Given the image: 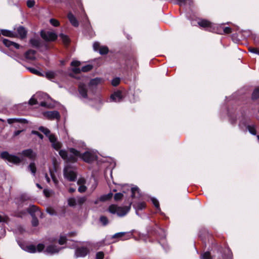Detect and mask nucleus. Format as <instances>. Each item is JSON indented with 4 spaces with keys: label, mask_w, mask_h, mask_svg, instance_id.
Returning <instances> with one entry per match:
<instances>
[{
    "label": "nucleus",
    "mask_w": 259,
    "mask_h": 259,
    "mask_svg": "<svg viewBox=\"0 0 259 259\" xmlns=\"http://www.w3.org/2000/svg\"><path fill=\"white\" fill-rule=\"evenodd\" d=\"M23 131V130H18V131H15L14 133L13 136L14 137H16V136H18Z\"/></svg>",
    "instance_id": "nucleus-64"
},
{
    "label": "nucleus",
    "mask_w": 259,
    "mask_h": 259,
    "mask_svg": "<svg viewBox=\"0 0 259 259\" xmlns=\"http://www.w3.org/2000/svg\"><path fill=\"white\" fill-rule=\"evenodd\" d=\"M125 235H126V237L125 238V239H127L130 238L133 234L132 233H126L125 232H119L115 234L113 236L112 238H122L123 236H124Z\"/></svg>",
    "instance_id": "nucleus-24"
},
{
    "label": "nucleus",
    "mask_w": 259,
    "mask_h": 259,
    "mask_svg": "<svg viewBox=\"0 0 259 259\" xmlns=\"http://www.w3.org/2000/svg\"><path fill=\"white\" fill-rule=\"evenodd\" d=\"M60 37L62 39L63 42L66 45H68L69 44L70 42V38L69 37L63 33H60L59 35Z\"/></svg>",
    "instance_id": "nucleus-26"
},
{
    "label": "nucleus",
    "mask_w": 259,
    "mask_h": 259,
    "mask_svg": "<svg viewBox=\"0 0 259 259\" xmlns=\"http://www.w3.org/2000/svg\"><path fill=\"white\" fill-rule=\"evenodd\" d=\"M125 189L126 192L129 191L131 192V197L132 198H138L141 195L140 194V189L137 186L132 187L131 189L130 187L127 186V188L125 187Z\"/></svg>",
    "instance_id": "nucleus-14"
},
{
    "label": "nucleus",
    "mask_w": 259,
    "mask_h": 259,
    "mask_svg": "<svg viewBox=\"0 0 259 259\" xmlns=\"http://www.w3.org/2000/svg\"><path fill=\"white\" fill-rule=\"evenodd\" d=\"M87 187L84 185H81L78 188V191L80 193H83L87 190Z\"/></svg>",
    "instance_id": "nucleus-56"
},
{
    "label": "nucleus",
    "mask_w": 259,
    "mask_h": 259,
    "mask_svg": "<svg viewBox=\"0 0 259 259\" xmlns=\"http://www.w3.org/2000/svg\"><path fill=\"white\" fill-rule=\"evenodd\" d=\"M93 68V66L91 64L86 65L81 67V71L83 72H87L91 70Z\"/></svg>",
    "instance_id": "nucleus-36"
},
{
    "label": "nucleus",
    "mask_w": 259,
    "mask_h": 259,
    "mask_svg": "<svg viewBox=\"0 0 259 259\" xmlns=\"http://www.w3.org/2000/svg\"><path fill=\"white\" fill-rule=\"evenodd\" d=\"M133 206L135 207L137 213H138V211L139 210H142L144 209L146 207V203L145 202H138L136 204H134Z\"/></svg>",
    "instance_id": "nucleus-21"
},
{
    "label": "nucleus",
    "mask_w": 259,
    "mask_h": 259,
    "mask_svg": "<svg viewBox=\"0 0 259 259\" xmlns=\"http://www.w3.org/2000/svg\"><path fill=\"white\" fill-rule=\"evenodd\" d=\"M104 253L103 251H99L96 253V259H104Z\"/></svg>",
    "instance_id": "nucleus-48"
},
{
    "label": "nucleus",
    "mask_w": 259,
    "mask_h": 259,
    "mask_svg": "<svg viewBox=\"0 0 259 259\" xmlns=\"http://www.w3.org/2000/svg\"><path fill=\"white\" fill-rule=\"evenodd\" d=\"M36 53V52L35 50L29 49L25 53L24 57L26 59L34 60L35 59V55Z\"/></svg>",
    "instance_id": "nucleus-18"
},
{
    "label": "nucleus",
    "mask_w": 259,
    "mask_h": 259,
    "mask_svg": "<svg viewBox=\"0 0 259 259\" xmlns=\"http://www.w3.org/2000/svg\"><path fill=\"white\" fill-rule=\"evenodd\" d=\"M72 71L74 73L77 74H79L81 72V69L77 67H74L72 69Z\"/></svg>",
    "instance_id": "nucleus-61"
},
{
    "label": "nucleus",
    "mask_w": 259,
    "mask_h": 259,
    "mask_svg": "<svg viewBox=\"0 0 259 259\" xmlns=\"http://www.w3.org/2000/svg\"><path fill=\"white\" fill-rule=\"evenodd\" d=\"M1 33L5 36L16 38L17 36V34L15 32H13L12 31L6 30V29H2L1 30Z\"/></svg>",
    "instance_id": "nucleus-19"
},
{
    "label": "nucleus",
    "mask_w": 259,
    "mask_h": 259,
    "mask_svg": "<svg viewBox=\"0 0 259 259\" xmlns=\"http://www.w3.org/2000/svg\"><path fill=\"white\" fill-rule=\"evenodd\" d=\"M28 103L30 105L33 106L37 104V101L36 99L32 97L29 100Z\"/></svg>",
    "instance_id": "nucleus-54"
},
{
    "label": "nucleus",
    "mask_w": 259,
    "mask_h": 259,
    "mask_svg": "<svg viewBox=\"0 0 259 259\" xmlns=\"http://www.w3.org/2000/svg\"><path fill=\"white\" fill-rule=\"evenodd\" d=\"M67 238L65 236H61L58 240V243L60 245H64L66 243Z\"/></svg>",
    "instance_id": "nucleus-47"
},
{
    "label": "nucleus",
    "mask_w": 259,
    "mask_h": 259,
    "mask_svg": "<svg viewBox=\"0 0 259 259\" xmlns=\"http://www.w3.org/2000/svg\"><path fill=\"white\" fill-rule=\"evenodd\" d=\"M8 219V218L7 217H3L2 215H0V223L6 222Z\"/></svg>",
    "instance_id": "nucleus-63"
},
{
    "label": "nucleus",
    "mask_w": 259,
    "mask_h": 259,
    "mask_svg": "<svg viewBox=\"0 0 259 259\" xmlns=\"http://www.w3.org/2000/svg\"><path fill=\"white\" fill-rule=\"evenodd\" d=\"M80 65V62L78 61H73L71 63V66L77 67Z\"/></svg>",
    "instance_id": "nucleus-60"
},
{
    "label": "nucleus",
    "mask_w": 259,
    "mask_h": 259,
    "mask_svg": "<svg viewBox=\"0 0 259 259\" xmlns=\"http://www.w3.org/2000/svg\"><path fill=\"white\" fill-rule=\"evenodd\" d=\"M132 202L128 206H118L115 204H111L109 206L108 211L112 214L116 213L119 217L125 215L130 210Z\"/></svg>",
    "instance_id": "nucleus-2"
},
{
    "label": "nucleus",
    "mask_w": 259,
    "mask_h": 259,
    "mask_svg": "<svg viewBox=\"0 0 259 259\" xmlns=\"http://www.w3.org/2000/svg\"><path fill=\"white\" fill-rule=\"evenodd\" d=\"M50 175L51 176V178H52V180L54 182V183L56 185H57L58 183V180H57L54 173L52 170H50Z\"/></svg>",
    "instance_id": "nucleus-50"
},
{
    "label": "nucleus",
    "mask_w": 259,
    "mask_h": 259,
    "mask_svg": "<svg viewBox=\"0 0 259 259\" xmlns=\"http://www.w3.org/2000/svg\"><path fill=\"white\" fill-rule=\"evenodd\" d=\"M64 173L65 176L67 178V179L69 181L74 182L76 180V174L74 171L72 170L67 171V168L65 167L64 169Z\"/></svg>",
    "instance_id": "nucleus-15"
},
{
    "label": "nucleus",
    "mask_w": 259,
    "mask_h": 259,
    "mask_svg": "<svg viewBox=\"0 0 259 259\" xmlns=\"http://www.w3.org/2000/svg\"><path fill=\"white\" fill-rule=\"evenodd\" d=\"M100 222L102 223L103 226H106L109 223V220L108 218L104 215H101L99 219Z\"/></svg>",
    "instance_id": "nucleus-32"
},
{
    "label": "nucleus",
    "mask_w": 259,
    "mask_h": 259,
    "mask_svg": "<svg viewBox=\"0 0 259 259\" xmlns=\"http://www.w3.org/2000/svg\"><path fill=\"white\" fill-rule=\"evenodd\" d=\"M100 48H101V47H100V44L99 42H95L94 43L93 48L95 51H97L99 50Z\"/></svg>",
    "instance_id": "nucleus-59"
},
{
    "label": "nucleus",
    "mask_w": 259,
    "mask_h": 259,
    "mask_svg": "<svg viewBox=\"0 0 259 259\" xmlns=\"http://www.w3.org/2000/svg\"><path fill=\"white\" fill-rule=\"evenodd\" d=\"M45 247V246L44 244L39 243L37 245V247H36V250L38 252H41L44 249Z\"/></svg>",
    "instance_id": "nucleus-55"
},
{
    "label": "nucleus",
    "mask_w": 259,
    "mask_h": 259,
    "mask_svg": "<svg viewBox=\"0 0 259 259\" xmlns=\"http://www.w3.org/2000/svg\"><path fill=\"white\" fill-rule=\"evenodd\" d=\"M223 31L225 34H230L232 32V28L230 27H225L223 28Z\"/></svg>",
    "instance_id": "nucleus-57"
},
{
    "label": "nucleus",
    "mask_w": 259,
    "mask_h": 259,
    "mask_svg": "<svg viewBox=\"0 0 259 259\" xmlns=\"http://www.w3.org/2000/svg\"><path fill=\"white\" fill-rule=\"evenodd\" d=\"M51 24L55 27H58L60 25V22L54 18H52L50 20Z\"/></svg>",
    "instance_id": "nucleus-43"
},
{
    "label": "nucleus",
    "mask_w": 259,
    "mask_h": 259,
    "mask_svg": "<svg viewBox=\"0 0 259 259\" xmlns=\"http://www.w3.org/2000/svg\"><path fill=\"white\" fill-rule=\"evenodd\" d=\"M28 69L30 72L34 74L37 75L41 77L44 76V75L41 72H40V71H39L38 70L34 68L29 67L28 68Z\"/></svg>",
    "instance_id": "nucleus-29"
},
{
    "label": "nucleus",
    "mask_w": 259,
    "mask_h": 259,
    "mask_svg": "<svg viewBox=\"0 0 259 259\" xmlns=\"http://www.w3.org/2000/svg\"><path fill=\"white\" fill-rule=\"evenodd\" d=\"M248 51L251 53L259 55V49L257 48L250 47L248 48Z\"/></svg>",
    "instance_id": "nucleus-46"
},
{
    "label": "nucleus",
    "mask_w": 259,
    "mask_h": 259,
    "mask_svg": "<svg viewBox=\"0 0 259 259\" xmlns=\"http://www.w3.org/2000/svg\"><path fill=\"white\" fill-rule=\"evenodd\" d=\"M99 53L102 55H106L109 52V49L107 46H102L99 50Z\"/></svg>",
    "instance_id": "nucleus-30"
},
{
    "label": "nucleus",
    "mask_w": 259,
    "mask_h": 259,
    "mask_svg": "<svg viewBox=\"0 0 259 259\" xmlns=\"http://www.w3.org/2000/svg\"><path fill=\"white\" fill-rule=\"evenodd\" d=\"M52 146L54 149L56 150H58L62 147V144L60 142L56 141V142L53 143Z\"/></svg>",
    "instance_id": "nucleus-39"
},
{
    "label": "nucleus",
    "mask_w": 259,
    "mask_h": 259,
    "mask_svg": "<svg viewBox=\"0 0 259 259\" xmlns=\"http://www.w3.org/2000/svg\"><path fill=\"white\" fill-rule=\"evenodd\" d=\"M126 190L125 189V187H123L122 188V192L121 193H115L114 196V199L115 201H120L123 197V193H126Z\"/></svg>",
    "instance_id": "nucleus-23"
},
{
    "label": "nucleus",
    "mask_w": 259,
    "mask_h": 259,
    "mask_svg": "<svg viewBox=\"0 0 259 259\" xmlns=\"http://www.w3.org/2000/svg\"><path fill=\"white\" fill-rule=\"evenodd\" d=\"M29 44L33 48L38 49L42 46L41 42L39 39L31 38L29 40Z\"/></svg>",
    "instance_id": "nucleus-20"
},
{
    "label": "nucleus",
    "mask_w": 259,
    "mask_h": 259,
    "mask_svg": "<svg viewBox=\"0 0 259 259\" xmlns=\"http://www.w3.org/2000/svg\"><path fill=\"white\" fill-rule=\"evenodd\" d=\"M15 29L16 31L15 32L17 34V37H19L21 39H24L26 37L27 30L24 26L19 25Z\"/></svg>",
    "instance_id": "nucleus-10"
},
{
    "label": "nucleus",
    "mask_w": 259,
    "mask_h": 259,
    "mask_svg": "<svg viewBox=\"0 0 259 259\" xmlns=\"http://www.w3.org/2000/svg\"><path fill=\"white\" fill-rule=\"evenodd\" d=\"M120 82V79L119 77L114 78L111 81V84L114 87L117 86Z\"/></svg>",
    "instance_id": "nucleus-44"
},
{
    "label": "nucleus",
    "mask_w": 259,
    "mask_h": 259,
    "mask_svg": "<svg viewBox=\"0 0 259 259\" xmlns=\"http://www.w3.org/2000/svg\"><path fill=\"white\" fill-rule=\"evenodd\" d=\"M28 169L29 170L31 171V173L35 175L36 172V167L35 166V164L34 162H31L29 166H28Z\"/></svg>",
    "instance_id": "nucleus-31"
},
{
    "label": "nucleus",
    "mask_w": 259,
    "mask_h": 259,
    "mask_svg": "<svg viewBox=\"0 0 259 259\" xmlns=\"http://www.w3.org/2000/svg\"><path fill=\"white\" fill-rule=\"evenodd\" d=\"M1 157L5 160L13 164H17L21 162V159L17 156L9 154L7 151L2 152L1 154Z\"/></svg>",
    "instance_id": "nucleus-4"
},
{
    "label": "nucleus",
    "mask_w": 259,
    "mask_h": 259,
    "mask_svg": "<svg viewBox=\"0 0 259 259\" xmlns=\"http://www.w3.org/2000/svg\"><path fill=\"white\" fill-rule=\"evenodd\" d=\"M125 97V94L121 91L114 92L110 97L111 99L114 102H120L123 100Z\"/></svg>",
    "instance_id": "nucleus-8"
},
{
    "label": "nucleus",
    "mask_w": 259,
    "mask_h": 259,
    "mask_svg": "<svg viewBox=\"0 0 259 259\" xmlns=\"http://www.w3.org/2000/svg\"><path fill=\"white\" fill-rule=\"evenodd\" d=\"M31 134L38 136L41 140L44 138V136L38 131L33 130L31 131Z\"/></svg>",
    "instance_id": "nucleus-53"
},
{
    "label": "nucleus",
    "mask_w": 259,
    "mask_h": 259,
    "mask_svg": "<svg viewBox=\"0 0 259 259\" xmlns=\"http://www.w3.org/2000/svg\"><path fill=\"white\" fill-rule=\"evenodd\" d=\"M38 130L43 133L47 137H48L50 134V131L42 126H39L38 127Z\"/></svg>",
    "instance_id": "nucleus-35"
},
{
    "label": "nucleus",
    "mask_w": 259,
    "mask_h": 259,
    "mask_svg": "<svg viewBox=\"0 0 259 259\" xmlns=\"http://www.w3.org/2000/svg\"><path fill=\"white\" fill-rule=\"evenodd\" d=\"M35 2L34 0H28L26 3L27 6L29 8H31L32 7H33L35 5Z\"/></svg>",
    "instance_id": "nucleus-51"
},
{
    "label": "nucleus",
    "mask_w": 259,
    "mask_h": 259,
    "mask_svg": "<svg viewBox=\"0 0 259 259\" xmlns=\"http://www.w3.org/2000/svg\"><path fill=\"white\" fill-rule=\"evenodd\" d=\"M202 259H212L209 251H206L201 255Z\"/></svg>",
    "instance_id": "nucleus-40"
},
{
    "label": "nucleus",
    "mask_w": 259,
    "mask_h": 259,
    "mask_svg": "<svg viewBox=\"0 0 259 259\" xmlns=\"http://www.w3.org/2000/svg\"><path fill=\"white\" fill-rule=\"evenodd\" d=\"M48 137H49V139L50 142L52 144L53 143H54V142H56V141L57 140V138L56 137V136L54 134H50L49 136H48Z\"/></svg>",
    "instance_id": "nucleus-49"
},
{
    "label": "nucleus",
    "mask_w": 259,
    "mask_h": 259,
    "mask_svg": "<svg viewBox=\"0 0 259 259\" xmlns=\"http://www.w3.org/2000/svg\"><path fill=\"white\" fill-rule=\"evenodd\" d=\"M31 224L33 227H37L39 225V221L36 215L32 217Z\"/></svg>",
    "instance_id": "nucleus-38"
},
{
    "label": "nucleus",
    "mask_w": 259,
    "mask_h": 259,
    "mask_svg": "<svg viewBox=\"0 0 259 259\" xmlns=\"http://www.w3.org/2000/svg\"><path fill=\"white\" fill-rule=\"evenodd\" d=\"M56 73L52 71H49L46 73V77L49 79H52L55 78Z\"/></svg>",
    "instance_id": "nucleus-33"
},
{
    "label": "nucleus",
    "mask_w": 259,
    "mask_h": 259,
    "mask_svg": "<svg viewBox=\"0 0 259 259\" xmlns=\"http://www.w3.org/2000/svg\"><path fill=\"white\" fill-rule=\"evenodd\" d=\"M112 197H113V193L112 192H110L106 195H104L101 196L100 198V201H101L102 202H104V201L110 200V199L112 198Z\"/></svg>",
    "instance_id": "nucleus-27"
},
{
    "label": "nucleus",
    "mask_w": 259,
    "mask_h": 259,
    "mask_svg": "<svg viewBox=\"0 0 259 259\" xmlns=\"http://www.w3.org/2000/svg\"><path fill=\"white\" fill-rule=\"evenodd\" d=\"M151 200L152 203L153 204L154 206L156 207V208L157 209H160V205H159L158 200H157L155 198H152L151 199Z\"/></svg>",
    "instance_id": "nucleus-45"
},
{
    "label": "nucleus",
    "mask_w": 259,
    "mask_h": 259,
    "mask_svg": "<svg viewBox=\"0 0 259 259\" xmlns=\"http://www.w3.org/2000/svg\"><path fill=\"white\" fill-rule=\"evenodd\" d=\"M90 253L89 249L84 246L78 247L75 249V255L76 257H84Z\"/></svg>",
    "instance_id": "nucleus-7"
},
{
    "label": "nucleus",
    "mask_w": 259,
    "mask_h": 259,
    "mask_svg": "<svg viewBox=\"0 0 259 259\" xmlns=\"http://www.w3.org/2000/svg\"><path fill=\"white\" fill-rule=\"evenodd\" d=\"M2 41L3 44L6 47L10 48L13 45V41L4 38H2Z\"/></svg>",
    "instance_id": "nucleus-37"
},
{
    "label": "nucleus",
    "mask_w": 259,
    "mask_h": 259,
    "mask_svg": "<svg viewBox=\"0 0 259 259\" xmlns=\"http://www.w3.org/2000/svg\"><path fill=\"white\" fill-rule=\"evenodd\" d=\"M9 124H12L15 122H19L21 123H27L28 121L26 119L24 118H9L7 120Z\"/></svg>",
    "instance_id": "nucleus-22"
},
{
    "label": "nucleus",
    "mask_w": 259,
    "mask_h": 259,
    "mask_svg": "<svg viewBox=\"0 0 259 259\" xmlns=\"http://www.w3.org/2000/svg\"><path fill=\"white\" fill-rule=\"evenodd\" d=\"M21 154L23 156L27 157L31 160H34L36 156V154L33 152L31 149L23 150L21 152Z\"/></svg>",
    "instance_id": "nucleus-13"
},
{
    "label": "nucleus",
    "mask_w": 259,
    "mask_h": 259,
    "mask_svg": "<svg viewBox=\"0 0 259 259\" xmlns=\"http://www.w3.org/2000/svg\"><path fill=\"white\" fill-rule=\"evenodd\" d=\"M27 211L32 217L33 215H35V213L38 211V208L36 206L32 205L27 209Z\"/></svg>",
    "instance_id": "nucleus-25"
},
{
    "label": "nucleus",
    "mask_w": 259,
    "mask_h": 259,
    "mask_svg": "<svg viewBox=\"0 0 259 259\" xmlns=\"http://www.w3.org/2000/svg\"><path fill=\"white\" fill-rule=\"evenodd\" d=\"M246 128L248 130L249 132L253 135H256V131L255 129V127L254 125H248L246 126Z\"/></svg>",
    "instance_id": "nucleus-34"
},
{
    "label": "nucleus",
    "mask_w": 259,
    "mask_h": 259,
    "mask_svg": "<svg viewBox=\"0 0 259 259\" xmlns=\"http://www.w3.org/2000/svg\"><path fill=\"white\" fill-rule=\"evenodd\" d=\"M102 80V78L99 77H96L91 79L89 83H88V87L90 89L93 87L96 88L97 86L101 82Z\"/></svg>",
    "instance_id": "nucleus-17"
},
{
    "label": "nucleus",
    "mask_w": 259,
    "mask_h": 259,
    "mask_svg": "<svg viewBox=\"0 0 259 259\" xmlns=\"http://www.w3.org/2000/svg\"><path fill=\"white\" fill-rule=\"evenodd\" d=\"M67 18L68 19L71 25L74 27H77L79 26L78 21L71 12L68 13Z\"/></svg>",
    "instance_id": "nucleus-16"
},
{
    "label": "nucleus",
    "mask_w": 259,
    "mask_h": 259,
    "mask_svg": "<svg viewBox=\"0 0 259 259\" xmlns=\"http://www.w3.org/2000/svg\"><path fill=\"white\" fill-rule=\"evenodd\" d=\"M47 211L48 213H49L51 215H54L56 213L55 210L54 209L51 208H47Z\"/></svg>",
    "instance_id": "nucleus-62"
},
{
    "label": "nucleus",
    "mask_w": 259,
    "mask_h": 259,
    "mask_svg": "<svg viewBox=\"0 0 259 259\" xmlns=\"http://www.w3.org/2000/svg\"><path fill=\"white\" fill-rule=\"evenodd\" d=\"M43 193L44 195L47 198H49L51 196V192L49 189H45L43 191Z\"/></svg>",
    "instance_id": "nucleus-58"
},
{
    "label": "nucleus",
    "mask_w": 259,
    "mask_h": 259,
    "mask_svg": "<svg viewBox=\"0 0 259 259\" xmlns=\"http://www.w3.org/2000/svg\"><path fill=\"white\" fill-rule=\"evenodd\" d=\"M68 204L71 207L75 206L76 205L75 199L74 198H69L68 199Z\"/></svg>",
    "instance_id": "nucleus-41"
},
{
    "label": "nucleus",
    "mask_w": 259,
    "mask_h": 259,
    "mask_svg": "<svg viewBox=\"0 0 259 259\" xmlns=\"http://www.w3.org/2000/svg\"><path fill=\"white\" fill-rule=\"evenodd\" d=\"M68 150L70 153L74 155L77 159L78 157L80 158L86 163H91L96 160L95 155L89 151H87L81 154L80 151L74 148H70Z\"/></svg>",
    "instance_id": "nucleus-1"
},
{
    "label": "nucleus",
    "mask_w": 259,
    "mask_h": 259,
    "mask_svg": "<svg viewBox=\"0 0 259 259\" xmlns=\"http://www.w3.org/2000/svg\"><path fill=\"white\" fill-rule=\"evenodd\" d=\"M41 37L46 41H54L57 40L58 36L53 32L41 30L40 32Z\"/></svg>",
    "instance_id": "nucleus-6"
},
{
    "label": "nucleus",
    "mask_w": 259,
    "mask_h": 259,
    "mask_svg": "<svg viewBox=\"0 0 259 259\" xmlns=\"http://www.w3.org/2000/svg\"><path fill=\"white\" fill-rule=\"evenodd\" d=\"M59 154L61 158L67 163H74L77 162V158L74 155L71 153L70 155H68L67 152L65 150H60Z\"/></svg>",
    "instance_id": "nucleus-5"
},
{
    "label": "nucleus",
    "mask_w": 259,
    "mask_h": 259,
    "mask_svg": "<svg viewBox=\"0 0 259 259\" xmlns=\"http://www.w3.org/2000/svg\"><path fill=\"white\" fill-rule=\"evenodd\" d=\"M44 115L50 120H59L60 118V113L56 110L46 111L44 112Z\"/></svg>",
    "instance_id": "nucleus-9"
},
{
    "label": "nucleus",
    "mask_w": 259,
    "mask_h": 259,
    "mask_svg": "<svg viewBox=\"0 0 259 259\" xmlns=\"http://www.w3.org/2000/svg\"><path fill=\"white\" fill-rule=\"evenodd\" d=\"M27 250L30 253H35L36 251V248L34 245H29L27 246Z\"/></svg>",
    "instance_id": "nucleus-42"
},
{
    "label": "nucleus",
    "mask_w": 259,
    "mask_h": 259,
    "mask_svg": "<svg viewBox=\"0 0 259 259\" xmlns=\"http://www.w3.org/2000/svg\"><path fill=\"white\" fill-rule=\"evenodd\" d=\"M78 91L82 98L84 99L88 98V89L84 83H80L79 84L78 86Z\"/></svg>",
    "instance_id": "nucleus-11"
},
{
    "label": "nucleus",
    "mask_w": 259,
    "mask_h": 259,
    "mask_svg": "<svg viewBox=\"0 0 259 259\" xmlns=\"http://www.w3.org/2000/svg\"><path fill=\"white\" fill-rule=\"evenodd\" d=\"M87 200V198L85 197H81L78 199L77 202L79 205H82Z\"/></svg>",
    "instance_id": "nucleus-52"
},
{
    "label": "nucleus",
    "mask_w": 259,
    "mask_h": 259,
    "mask_svg": "<svg viewBox=\"0 0 259 259\" xmlns=\"http://www.w3.org/2000/svg\"><path fill=\"white\" fill-rule=\"evenodd\" d=\"M258 98H259V88H256L253 90V91L252 93L251 99L253 100H255Z\"/></svg>",
    "instance_id": "nucleus-28"
},
{
    "label": "nucleus",
    "mask_w": 259,
    "mask_h": 259,
    "mask_svg": "<svg viewBox=\"0 0 259 259\" xmlns=\"http://www.w3.org/2000/svg\"><path fill=\"white\" fill-rule=\"evenodd\" d=\"M63 247H57L56 245L51 244L47 246L45 252L51 254L57 253Z\"/></svg>",
    "instance_id": "nucleus-12"
},
{
    "label": "nucleus",
    "mask_w": 259,
    "mask_h": 259,
    "mask_svg": "<svg viewBox=\"0 0 259 259\" xmlns=\"http://www.w3.org/2000/svg\"><path fill=\"white\" fill-rule=\"evenodd\" d=\"M198 24L200 27L205 29V30H207L212 32L218 33L215 30L217 26L210 21L206 19H201L198 22Z\"/></svg>",
    "instance_id": "nucleus-3"
}]
</instances>
